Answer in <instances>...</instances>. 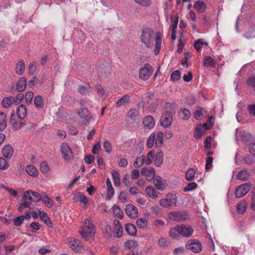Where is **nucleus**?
Listing matches in <instances>:
<instances>
[{
	"label": "nucleus",
	"mask_w": 255,
	"mask_h": 255,
	"mask_svg": "<svg viewBox=\"0 0 255 255\" xmlns=\"http://www.w3.org/2000/svg\"><path fill=\"white\" fill-rule=\"evenodd\" d=\"M141 174L145 176L148 181H151L155 177V171L153 168H142L141 169Z\"/></svg>",
	"instance_id": "nucleus-11"
},
{
	"label": "nucleus",
	"mask_w": 255,
	"mask_h": 255,
	"mask_svg": "<svg viewBox=\"0 0 255 255\" xmlns=\"http://www.w3.org/2000/svg\"><path fill=\"white\" fill-rule=\"evenodd\" d=\"M138 111L135 109L129 110L127 113V117L131 120H135L138 117Z\"/></svg>",
	"instance_id": "nucleus-30"
},
{
	"label": "nucleus",
	"mask_w": 255,
	"mask_h": 255,
	"mask_svg": "<svg viewBox=\"0 0 255 255\" xmlns=\"http://www.w3.org/2000/svg\"><path fill=\"white\" fill-rule=\"evenodd\" d=\"M163 133L161 131L157 132L155 134V144L156 147H161L163 143Z\"/></svg>",
	"instance_id": "nucleus-27"
},
{
	"label": "nucleus",
	"mask_w": 255,
	"mask_h": 255,
	"mask_svg": "<svg viewBox=\"0 0 255 255\" xmlns=\"http://www.w3.org/2000/svg\"><path fill=\"white\" fill-rule=\"evenodd\" d=\"M34 103L37 108H42L43 106L42 98L40 96H36L34 98Z\"/></svg>",
	"instance_id": "nucleus-43"
},
{
	"label": "nucleus",
	"mask_w": 255,
	"mask_h": 255,
	"mask_svg": "<svg viewBox=\"0 0 255 255\" xmlns=\"http://www.w3.org/2000/svg\"><path fill=\"white\" fill-rule=\"evenodd\" d=\"M179 233L183 237H189L193 233V230L190 226H178Z\"/></svg>",
	"instance_id": "nucleus-12"
},
{
	"label": "nucleus",
	"mask_w": 255,
	"mask_h": 255,
	"mask_svg": "<svg viewBox=\"0 0 255 255\" xmlns=\"http://www.w3.org/2000/svg\"><path fill=\"white\" fill-rule=\"evenodd\" d=\"M103 147L107 153H111L112 149V146L111 143L109 141L106 140L104 142Z\"/></svg>",
	"instance_id": "nucleus-56"
},
{
	"label": "nucleus",
	"mask_w": 255,
	"mask_h": 255,
	"mask_svg": "<svg viewBox=\"0 0 255 255\" xmlns=\"http://www.w3.org/2000/svg\"><path fill=\"white\" fill-rule=\"evenodd\" d=\"M26 80L25 78H21L18 81L16 89L18 92L23 91L26 87Z\"/></svg>",
	"instance_id": "nucleus-28"
},
{
	"label": "nucleus",
	"mask_w": 255,
	"mask_h": 255,
	"mask_svg": "<svg viewBox=\"0 0 255 255\" xmlns=\"http://www.w3.org/2000/svg\"><path fill=\"white\" fill-rule=\"evenodd\" d=\"M73 200L75 203L80 202L83 204L84 208L87 207L88 203L87 198L81 193L78 192L75 194Z\"/></svg>",
	"instance_id": "nucleus-13"
},
{
	"label": "nucleus",
	"mask_w": 255,
	"mask_h": 255,
	"mask_svg": "<svg viewBox=\"0 0 255 255\" xmlns=\"http://www.w3.org/2000/svg\"><path fill=\"white\" fill-rule=\"evenodd\" d=\"M13 153L14 149L10 144L4 145L2 149V153L5 158H10L13 155Z\"/></svg>",
	"instance_id": "nucleus-14"
},
{
	"label": "nucleus",
	"mask_w": 255,
	"mask_h": 255,
	"mask_svg": "<svg viewBox=\"0 0 255 255\" xmlns=\"http://www.w3.org/2000/svg\"><path fill=\"white\" fill-rule=\"evenodd\" d=\"M172 121V115L170 112L163 114L160 119V125L164 128H167L171 125Z\"/></svg>",
	"instance_id": "nucleus-10"
},
{
	"label": "nucleus",
	"mask_w": 255,
	"mask_h": 255,
	"mask_svg": "<svg viewBox=\"0 0 255 255\" xmlns=\"http://www.w3.org/2000/svg\"><path fill=\"white\" fill-rule=\"evenodd\" d=\"M39 215L40 219L42 221L45 223H48L50 222L49 218L48 217L47 214L43 211H39Z\"/></svg>",
	"instance_id": "nucleus-57"
},
{
	"label": "nucleus",
	"mask_w": 255,
	"mask_h": 255,
	"mask_svg": "<svg viewBox=\"0 0 255 255\" xmlns=\"http://www.w3.org/2000/svg\"><path fill=\"white\" fill-rule=\"evenodd\" d=\"M144 163V155H142L136 159L133 165L135 167H139Z\"/></svg>",
	"instance_id": "nucleus-48"
},
{
	"label": "nucleus",
	"mask_w": 255,
	"mask_h": 255,
	"mask_svg": "<svg viewBox=\"0 0 255 255\" xmlns=\"http://www.w3.org/2000/svg\"><path fill=\"white\" fill-rule=\"evenodd\" d=\"M247 109L249 111V114L255 117V105H249L248 106Z\"/></svg>",
	"instance_id": "nucleus-63"
},
{
	"label": "nucleus",
	"mask_w": 255,
	"mask_h": 255,
	"mask_svg": "<svg viewBox=\"0 0 255 255\" xmlns=\"http://www.w3.org/2000/svg\"><path fill=\"white\" fill-rule=\"evenodd\" d=\"M40 169L42 173H47L50 170V168L47 162H43L40 164Z\"/></svg>",
	"instance_id": "nucleus-51"
},
{
	"label": "nucleus",
	"mask_w": 255,
	"mask_h": 255,
	"mask_svg": "<svg viewBox=\"0 0 255 255\" xmlns=\"http://www.w3.org/2000/svg\"><path fill=\"white\" fill-rule=\"evenodd\" d=\"M153 183L155 187L160 190H162L165 188V184L162 178L159 176H156L153 180Z\"/></svg>",
	"instance_id": "nucleus-18"
},
{
	"label": "nucleus",
	"mask_w": 255,
	"mask_h": 255,
	"mask_svg": "<svg viewBox=\"0 0 255 255\" xmlns=\"http://www.w3.org/2000/svg\"><path fill=\"white\" fill-rule=\"evenodd\" d=\"M142 124L144 127L151 129L155 125V122L153 118L151 116L145 117L143 120Z\"/></svg>",
	"instance_id": "nucleus-16"
},
{
	"label": "nucleus",
	"mask_w": 255,
	"mask_h": 255,
	"mask_svg": "<svg viewBox=\"0 0 255 255\" xmlns=\"http://www.w3.org/2000/svg\"><path fill=\"white\" fill-rule=\"evenodd\" d=\"M250 177L249 172L246 170H243L239 172L237 175V178L239 180L245 181L247 180Z\"/></svg>",
	"instance_id": "nucleus-35"
},
{
	"label": "nucleus",
	"mask_w": 255,
	"mask_h": 255,
	"mask_svg": "<svg viewBox=\"0 0 255 255\" xmlns=\"http://www.w3.org/2000/svg\"><path fill=\"white\" fill-rule=\"evenodd\" d=\"M25 208H32V204L30 202L25 201L19 205L18 210L21 211Z\"/></svg>",
	"instance_id": "nucleus-54"
},
{
	"label": "nucleus",
	"mask_w": 255,
	"mask_h": 255,
	"mask_svg": "<svg viewBox=\"0 0 255 255\" xmlns=\"http://www.w3.org/2000/svg\"><path fill=\"white\" fill-rule=\"evenodd\" d=\"M204 45L207 46V43L204 42L201 39H198L194 43V47L198 51H199Z\"/></svg>",
	"instance_id": "nucleus-41"
},
{
	"label": "nucleus",
	"mask_w": 255,
	"mask_h": 255,
	"mask_svg": "<svg viewBox=\"0 0 255 255\" xmlns=\"http://www.w3.org/2000/svg\"><path fill=\"white\" fill-rule=\"evenodd\" d=\"M136 224L138 228L143 229L146 227L148 224L147 221L144 218L138 219L136 220Z\"/></svg>",
	"instance_id": "nucleus-42"
},
{
	"label": "nucleus",
	"mask_w": 255,
	"mask_h": 255,
	"mask_svg": "<svg viewBox=\"0 0 255 255\" xmlns=\"http://www.w3.org/2000/svg\"><path fill=\"white\" fill-rule=\"evenodd\" d=\"M247 207V204L246 202L243 201L238 204L236 209L238 213L243 214L246 211Z\"/></svg>",
	"instance_id": "nucleus-38"
},
{
	"label": "nucleus",
	"mask_w": 255,
	"mask_h": 255,
	"mask_svg": "<svg viewBox=\"0 0 255 255\" xmlns=\"http://www.w3.org/2000/svg\"><path fill=\"white\" fill-rule=\"evenodd\" d=\"M163 155L162 152L160 151L156 153L154 159V165L159 167L161 165L163 162Z\"/></svg>",
	"instance_id": "nucleus-31"
},
{
	"label": "nucleus",
	"mask_w": 255,
	"mask_h": 255,
	"mask_svg": "<svg viewBox=\"0 0 255 255\" xmlns=\"http://www.w3.org/2000/svg\"><path fill=\"white\" fill-rule=\"evenodd\" d=\"M138 4L144 7H147L151 4V0H134Z\"/></svg>",
	"instance_id": "nucleus-53"
},
{
	"label": "nucleus",
	"mask_w": 255,
	"mask_h": 255,
	"mask_svg": "<svg viewBox=\"0 0 255 255\" xmlns=\"http://www.w3.org/2000/svg\"><path fill=\"white\" fill-rule=\"evenodd\" d=\"M129 96L128 95H124L117 102V105L119 107L123 106L127 103L129 101Z\"/></svg>",
	"instance_id": "nucleus-39"
},
{
	"label": "nucleus",
	"mask_w": 255,
	"mask_h": 255,
	"mask_svg": "<svg viewBox=\"0 0 255 255\" xmlns=\"http://www.w3.org/2000/svg\"><path fill=\"white\" fill-rule=\"evenodd\" d=\"M78 114L81 118H85L89 115L88 110L86 108L81 109L78 112Z\"/></svg>",
	"instance_id": "nucleus-60"
},
{
	"label": "nucleus",
	"mask_w": 255,
	"mask_h": 255,
	"mask_svg": "<svg viewBox=\"0 0 255 255\" xmlns=\"http://www.w3.org/2000/svg\"><path fill=\"white\" fill-rule=\"evenodd\" d=\"M185 247L187 249L195 254L200 253L202 250L200 242L195 239L189 240L186 243Z\"/></svg>",
	"instance_id": "nucleus-5"
},
{
	"label": "nucleus",
	"mask_w": 255,
	"mask_h": 255,
	"mask_svg": "<svg viewBox=\"0 0 255 255\" xmlns=\"http://www.w3.org/2000/svg\"><path fill=\"white\" fill-rule=\"evenodd\" d=\"M177 197L176 194L169 193L165 197L160 200L159 204L163 208H170L176 206L177 204Z\"/></svg>",
	"instance_id": "nucleus-3"
},
{
	"label": "nucleus",
	"mask_w": 255,
	"mask_h": 255,
	"mask_svg": "<svg viewBox=\"0 0 255 255\" xmlns=\"http://www.w3.org/2000/svg\"><path fill=\"white\" fill-rule=\"evenodd\" d=\"M126 214L131 219H135L138 217V211L137 208L132 204H128L125 208Z\"/></svg>",
	"instance_id": "nucleus-9"
},
{
	"label": "nucleus",
	"mask_w": 255,
	"mask_h": 255,
	"mask_svg": "<svg viewBox=\"0 0 255 255\" xmlns=\"http://www.w3.org/2000/svg\"><path fill=\"white\" fill-rule=\"evenodd\" d=\"M14 104V97L12 96L6 97L1 101V106L4 108H9Z\"/></svg>",
	"instance_id": "nucleus-19"
},
{
	"label": "nucleus",
	"mask_w": 255,
	"mask_h": 255,
	"mask_svg": "<svg viewBox=\"0 0 255 255\" xmlns=\"http://www.w3.org/2000/svg\"><path fill=\"white\" fill-rule=\"evenodd\" d=\"M247 83L255 91V77L250 78L248 80Z\"/></svg>",
	"instance_id": "nucleus-64"
},
{
	"label": "nucleus",
	"mask_w": 255,
	"mask_h": 255,
	"mask_svg": "<svg viewBox=\"0 0 255 255\" xmlns=\"http://www.w3.org/2000/svg\"><path fill=\"white\" fill-rule=\"evenodd\" d=\"M155 133L154 132H152L148 137L146 145L148 148H151L153 145L154 143L155 142Z\"/></svg>",
	"instance_id": "nucleus-46"
},
{
	"label": "nucleus",
	"mask_w": 255,
	"mask_h": 255,
	"mask_svg": "<svg viewBox=\"0 0 255 255\" xmlns=\"http://www.w3.org/2000/svg\"><path fill=\"white\" fill-rule=\"evenodd\" d=\"M45 205L48 208H51L53 205V202L52 200L49 198L47 195L44 196L43 198L41 197V199Z\"/></svg>",
	"instance_id": "nucleus-45"
},
{
	"label": "nucleus",
	"mask_w": 255,
	"mask_h": 255,
	"mask_svg": "<svg viewBox=\"0 0 255 255\" xmlns=\"http://www.w3.org/2000/svg\"><path fill=\"white\" fill-rule=\"evenodd\" d=\"M191 112L189 110L187 109H180V116L183 120H187L191 117Z\"/></svg>",
	"instance_id": "nucleus-29"
},
{
	"label": "nucleus",
	"mask_w": 255,
	"mask_h": 255,
	"mask_svg": "<svg viewBox=\"0 0 255 255\" xmlns=\"http://www.w3.org/2000/svg\"><path fill=\"white\" fill-rule=\"evenodd\" d=\"M8 167V164L7 161L4 158L0 157V170H4Z\"/></svg>",
	"instance_id": "nucleus-52"
},
{
	"label": "nucleus",
	"mask_w": 255,
	"mask_h": 255,
	"mask_svg": "<svg viewBox=\"0 0 255 255\" xmlns=\"http://www.w3.org/2000/svg\"><path fill=\"white\" fill-rule=\"evenodd\" d=\"M196 170L195 168L188 169L185 173V179L189 181H193L195 177Z\"/></svg>",
	"instance_id": "nucleus-20"
},
{
	"label": "nucleus",
	"mask_w": 255,
	"mask_h": 255,
	"mask_svg": "<svg viewBox=\"0 0 255 255\" xmlns=\"http://www.w3.org/2000/svg\"><path fill=\"white\" fill-rule=\"evenodd\" d=\"M126 232L129 235L134 236L136 235V229L134 225L132 224H127L125 226Z\"/></svg>",
	"instance_id": "nucleus-23"
},
{
	"label": "nucleus",
	"mask_w": 255,
	"mask_h": 255,
	"mask_svg": "<svg viewBox=\"0 0 255 255\" xmlns=\"http://www.w3.org/2000/svg\"><path fill=\"white\" fill-rule=\"evenodd\" d=\"M216 62L211 56H205L203 60V65L205 67H214Z\"/></svg>",
	"instance_id": "nucleus-32"
},
{
	"label": "nucleus",
	"mask_w": 255,
	"mask_h": 255,
	"mask_svg": "<svg viewBox=\"0 0 255 255\" xmlns=\"http://www.w3.org/2000/svg\"><path fill=\"white\" fill-rule=\"evenodd\" d=\"M252 184L250 182L239 186L235 191V196L240 198L245 196L250 190Z\"/></svg>",
	"instance_id": "nucleus-6"
},
{
	"label": "nucleus",
	"mask_w": 255,
	"mask_h": 255,
	"mask_svg": "<svg viewBox=\"0 0 255 255\" xmlns=\"http://www.w3.org/2000/svg\"><path fill=\"white\" fill-rule=\"evenodd\" d=\"M112 177L115 186L119 187L121 185V179L119 173L116 171H114L112 172Z\"/></svg>",
	"instance_id": "nucleus-37"
},
{
	"label": "nucleus",
	"mask_w": 255,
	"mask_h": 255,
	"mask_svg": "<svg viewBox=\"0 0 255 255\" xmlns=\"http://www.w3.org/2000/svg\"><path fill=\"white\" fill-rule=\"evenodd\" d=\"M197 187V184L195 182L188 183L187 186L184 187V192H190L194 190Z\"/></svg>",
	"instance_id": "nucleus-47"
},
{
	"label": "nucleus",
	"mask_w": 255,
	"mask_h": 255,
	"mask_svg": "<svg viewBox=\"0 0 255 255\" xmlns=\"http://www.w3.org/2000/svg\"><path fill=\"white\" fill-rule=\"evenodd\" d=\"M194 8L199 13H203L206 9V4L201 0L196 1L193 5Z\"/></svg>",
	"instance_id": "nucleus-17"
},
{
	"label": "nucleus",
	"mask_w": 255,
	"mask_h": 255,
	"mask_svg": "<svg viewBox=\"0 0 255 255\" xmlns=\"http://www.w3.org/2000/svg\"><path fill=\"white\" fill-rule=\"evenodd\" d=\"M27 114V110L23 105L19 106L17 109V115L20 119L24 118Z\"/></svg>",
	"instance_id": "nucleus-22"
},
{
	"label": "nucleus",
	"mask_w": 255,
	"mask_h": 255,
	"mask_svg": "<svg viewBox=\"0 0 255 255\" xmlns=\"http://www.w3.org/2000/svg\"><path fill=\"white\" fill-rule=\"evenodd\" d=\"M33 98V93L32 92H27L25 95V99L27 103H30Z\"/></svg>",
	"instance_id": "nucleus-62"
},
{
	"label": "nucleus",
	"mask_w": 255,
	"mask_h": 255,
	"mask_svg": "<svg viewBox=\"0 0 255 255\" xmlns=\"http://www.w3.org/2000/svg\"><path fill=\"white\" fill-rule=\"evenodd\" d=\"M61 151L62 156L65 161H69L73 157V152L67 143H62Z\"/></svg>",
	"instance_id": "nucleus-7"
},
{
	"label": "nucleus",
	"mask_w": 255,
	"mask_h": 255,
	"mask_svg": "<svg viewBox=\"0 0 255 255\" xmlns=\"http://www.w3.org/2000/svg\"><path fill=\"white\" fill-rule=\"evenodd\" d=\"M6 115L3 113H0V130H3L6 127L5 120Z\"/></svg>",
	"instance_id": "nucleus-40"
},
{
	"label": "nucleus",
	"mask_w": 255,
	"mask_h": 255,
	"mask_svg": "<svg viewBox=\"0 0 255 255\" xmlns=\"http://www.w3.org/2000/svg\"><path fill=\"white\" fill-rule=\"evenodd\" d=\"M25 171L26 173L30 176L35 177L38 175L37 169L32 165H28L26 166Z\"/></svg>",
	"instance_id": "nucleus-21"
},
{
	"label": "nucleus",
	"mask_w": 255,
	"mask_h": 255,
	"mask_svg": "<svg viewBox=\"0 0 255 255\" xmlns=\"http://www.w3.org/2000/svg\"><path fill=\"white\" fill-rule=\"evenodd\" d=\"M154 154V151L151 150L147 153L146 157L144 156L145 163L146 165H149L151 163Z\"/></svg>",
	"instance_id": "nucleus-44"
},
{
	"label": "nucleus",
	"mask_w": 255,
	"mask_h": 255,
	"mask_svg": "<svg viewBox=\"0 0 255 255\" xmlns=\"http://www.w3.org/2000/svg\"><path fill=\"white\" fill-rule=\"evenodd\" d=\"M204 130L201 124L198 125L194 130V137L196 139L200 138L204 134Z\"/></svg>",
	"instance_id": "nucleus-33"
},
{
	"label": "nucleus",
	"mask_w": 255,
	"mask_h": 255,
	"mask_svg": "<svg viewBox=\"0 0 255 255\" xmlns=\"http://www.w3.org/2000/svg\"><path fill=\"white\" fill-rule=\"evenodd\" d=\"M66 243L75 252L82 253L86 250L82 242L79 240L69 238L66 239Z\"/></svg>",
	"instance_id": "nucleus-4"
},
{
	"label": "nucleus",
	"mask_w": 255,
	"mask_h": 255,
	"mask_svg": "<svg viewBox=\"0 0 255 255\" xmlns=\"http://www.w3.org/2000/svg\"><path fill=\"white\" fill-rule=\"evenodd\" d=\"M95 233V227L90 218L85 220L80 233L85 240L94 237Z\"/></svg>",
	"instance_id": "nucleus-2"
},
{
	"label": "nucleus",
	"mask_w": 255,
	"mask_h": 255,
	"mask_svg": "<svg viewBox=\"0 0 255 255\" xmlns=\"http://www.w3.org/2000/svg\"><path fill=\"white\" fill-rule=\"evenodd\" d=\"M141 41L147 47H150L154 41H155L154 53L157 55L159 52L161 45L162 37L159 32L155 34L153 30L150 28H145L142 30L140 36Z\"/></svg>",
	"instance_id": "nucleus-1"
},
{
	"label": "nucleus",
	"mask_w": 255,
	"mask_h": 255,
	"mask_svg": "<svg viewBox=\"0 0 255 255\" xmlns=\"http://www.w3.org/2000/svg\"><path fill=\"white\" fill-rule=\"evenodd\" d=\"M112 212L114 215L117 217L122 219L124 217L123 212L122 211L120 207L117 205H115L112 208Z\"/></svg>",
	"instance_id": "nucleus-26"
},
{
	"label": "nucleus",
	"mask_w": 255,
	"mask_h": 255,
	"mask_svg": "<svg viewBox=\"0 0 255 255\" xmlns=\"http://www.w3.org/2000/svg\"><path fill=\"white\" fill-rule=\"evenodd\" d=\"M178 22V16L172 17H171V21L170 24V29L171 31H176L177 25Z\"/></svg>",
	"instance_id": "nucleus-49"
},
{
	"label": "nucleus",
	"mask_w": 255,
	"mask_h": 255,
	"mask_svg": "<svg viewBox=\"0 0 255 255\" xmlns=\"http://www.w3.org/2000/svg\"><path fill=\"white\" fill-rule=\"evenodd\" d=\"M168 218L171 221H180L183 218L182 214L179 212H172L168 214Z\"/></svg>",
	"instance_id": "nucleus-25"
},
{
	"label": "nucleus",
	"mask_w": 255,
	"mask_h": 255,
	"mask_svg": "<svg viewBox=\"0 0 255 255\" xmlns=\"http://www.w3.org/2000/svg\"><path fill=\"white\" fill-rule=\"evenodd\" d=\"M205 112V111L204 109L198 108L196 109V111L194 113V117L195 119L198 120L200 118H201Z\"/></svg>",
	"instance_id": "nucleus-50"
},
{
	"label": "nucleus",
	"mask_w": 255,
	"mask_h": 255,
	"mask_svg": "<svg viewBox=\"0 0 255 255\" xmlns=\"http://www.w3.org/2000/svg\"><path fill=\"white\" fill-rule=\"evenodd\" d=\"M114 236L116 238H120L123 235V228L118 220L114 221Z\"/></svg>",
	"instance_id": "nucleus-15"
},
{
	"label": "nucleus",
	"mask_w": 255,
	"mask_h": 255,
	"mask_svg": "<svg viewBox=\"0 0 255 255\" xmlns=\"http://www.w3.org/2000/svg\"><path fill=\"white\" fill-rule=\"evenodd\" d=\"M145 191L148 196L151 198H155L157 197V193L152 186L147 187Z\"/></svg>",
	"instance_id": "nucleus-34"
},
{
	"label": "nucleus",
	"mask_w": 255,
	"mask_h": 255,
	"mask_svg": "<svg viewBox=\"0 0 255 255\" xmlns=\"http://www.w3.org/2000/svg\"><path fill=\"white\" fill-rule=\"evenodd\" d=\"M24 95L22 94H18L14 97V105H18L23 99Z\"/></svg>",
	"instance_id": "nucleus-59"
},
{
	"label": "nucleus",
	"mask_w": 255,
	"mask_h": 255,
	"mask_svg": "<svg viewBox=\"0 0 255 255\" xmlns=\"http://www.w3.org/2000/svg\"><path fill=\"white\" fill-rule=\"evenodd\" d=\"M152 73L151 66L148 64H145L144 67L141 68L139 71V77L143 80H147Z\"/></svg>",
	"instance_id": "nucleus-8"
},
{
	"label": "nucleus",
	"mask_w": 255,
	"mask_h": 255,
	"mask_svg": "<svg viewBox=\"0 0 255 255\" xmlns=\"http://www.w3.org/2000/svg\"><path fill=\"white\" fill-rule=\"evenodd\" d=\"M180 234L179 233L178 226H176L169 231V236L173 239H178L179 238Z\"/></svg>",
	"instance_id": "nucleus-36"
},
{
	"label": "nucleus",
	"mask_w": 255,
	"mask_h": 255,
	"mask_svg": "<svg viewBox=\"0 0 255 255\" xmlns=\"http://www.w3.org/2000/svg\"><path fill=\"white\" fill-rule=\"evenodd\" d=\"M25 70L24 62L22 60H20L18 61L16 67L15 72L18 75L22 74Z\"/></svg>",
	"instance_id": "nucleus-24"
},
{
	"label": "nucleus",
	"mask_w": 255,
	"mask_h": 255,
	"mask_svg": "<svg viewBox=\"0 0 255 255\" xmlns=\"http://www.w3.org/2000/svg\"><path fill=\"white\" fill-rule=\"evenodd\" d=\"M181 73L178 70L174 71L172 73L170 79L172 81H177L180 78Z\"/></svg>",
	"instance_id": "nucleus-55"
},
{
	"label": "nucleus",
	"mask_w": 255,
	"mask_h": 255,
	"mask_svg": "<svg viewBox=\"0 0 255 255\" xmlns=\"http://www.w3.org/2000/svg\"><path fill=\"white\" fill-rule=\"evenodd\" d=\"M32 201L38 202L41 199V196L36 192L32 191Z\"/></svg>",
	"instance_id": "nucleus-58"
},
{
	"label": "nucleus",
	"mask_w": 255,
	"mask_h": 255,
	"mask_svg": "<svg viewBox=\"0 0 255 255\" xmlns=\"http://www.w3.org/2000/svg\"><path fill=\"white\" fill-rule=\"evenodd\" d=\"M24 221V217L22 216H19L16 218H15L13 220V223L15 226H20Z\"/></svg>",
	"instance_id": "nucleus-61"
}]
</instances>
